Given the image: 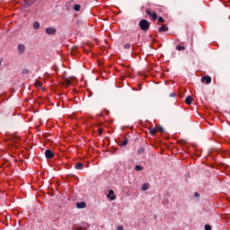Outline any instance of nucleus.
Returning <instances> with one entry per match:
<instances>
[{
	"label": "nucleus",
	"instance_id": "nucleus-28",
	"mask_svg": "<svg viewBox=\"0 0 230 230\" xmlns=\"http://www.w3.org/2000/svg\"><path fill=\"white\" fill-rule=\"evenodd\" d=\"M69 4H71V3H68V4H65V7H66V10H69Z\"/></svg>",
	"mask_w": 230,
	"mask_h": 230
},
{
	"label": "nucleus",
	"instance_id": "nucleus-15",
	"mask_svg": "<svg viewBox=\"0 0 230 230\" xmlns=\"http://www.w3.org/2000/svg\"><path fill=\"white\" fill-rule=\"evenodd\" d=\"M158 31H168V27L166 25H163L158 29Z\"/></svg>",
	"mask_w": 230,
	"mask_h": 230
},
{
	"label": "nucleus",
	"instance_id": "nucleus-7",
	"mask_svg": "<svg viewBox=\"0 0 230 230\" xmlns=\"http://www.w3.org/2000/svg\"><path fill=\"white\" fill-rule=\"evenodd\" d=\"M202 84H209L211 82V76L209 75H205L201 78Z\"/></svg>",
	"mask_w": 230,
	"mask_h": 230
},
{
	"label": "nucleus",
	"instance_id": "nucleus-10",
	"mask_svg": "<svg viewBox=\"0 0 230 230\" xmlns=\"http://www.w3.org/2000/svg\"><path fill=\"white\" fill-rule=\"evenodd\" d=\"M128 145V138L124 137L121 143L119 144V146H127Z\"/></svg>",
	"mask_w": 230,
	"mask_h": 230
},
{
	"label": "nucleus",
	"instance_id": "nucleus-19",
	"mask_svg": "<svg viewBox=\"0 0 230 230\" xmlns=\"http://www.w3.org/2000/svg\"><path fill=\"white\" fill-rule=\"evenodd\" d=\"M148 186H149L148 183H144L142 185V191H146V190H148Z\"/></svg>",
	"mask_w": 230,
	"mask_h": 230
},
{
	"label": "nucleus",
	"instance_id": "nucleus-18",
	"mask_svg": "<svg viewBox=\"0 0 230 230\" xmlns=\"http://www.w3.org/2000/svg\"><path fill=\"white\" fill-rule=\"evenodd\" d=\"M137 154H138V155L145 154V149L143 147H139L137 149Z\"/></svg>",
	"mask_w": 230,
	"mask_h": 230
},
{
	"label": "nucleus",
	"instance_id": "nucleus-6",
	"mask_svg": "<svg viewBox=\"0 0 230 230\" xmlns=\"http://www.w3.org/2000/svg\"><path fill=\"white\" fill-rule=\"evenodd\" d=\"M107 197L110 200H116V194H114V190H109Z\"/></svg>",
	"mask_w": 230,
	"mask_h": 230
},
{
	"label": "nucleus",
	"instance_id": "nucleus-9",
	"mask_svg": "<svg viewBox=\"0 0 230 230\" xmlns=\"http://www.w3.org/2000/svg\"><path fill=\"white\" fill-rule=\"evenodd\" d=\"M85 206H86L85 202H77L76 203V208L78 209H84L85 208Z\"/></svg>",
	"mask_w": 230,
	"mask_h": 230
},
{
	"label": "nucleus",
	"instance_id": "nucleus-20",
	"mask_svg": "<svg viewBox=\"0 0 230 230\" xmlns=\"http://www.w3.org/2000/svg\"><path fill=\"white\" fill-rule=\"evenodd\" d=\"M89 229V224L87 223H83L82 226H81V229Z\"/></svg>",
	"mask_w": 230,
	"mask_h": 230
},
{
	"label": "nucleus",
	"instance_id": "nucleus-16",
	"mask_svg": "<svg viewBox=\"0 0 230 230\" xmlns=\"http://www.w3.org/2000/svg\"><path fill=\"white\" fill-rule=\"evenodd\" d=\"M176 49H177L178 51H184V49H186V47H184V46H182V45H178V46L176 47Z\"/></svg>",
	"mask_w": 230,
	"mask_h": 230
},
{
	"label": "nucleus",
	"instance_id": "nucleus-25",
	"mask_svg": "<svg viewBox=\"0 0 230 230\" xmlns=\"http://www.w3.org/2000/svg\"><path fill=\"white\" fill-rule=\"evenodd\" d=\"M158 22H164V18H163L162 16H160L158 18Z\"/></svg>",
	"mask_w": 230,
	"mask_h": 230
},
{
	"label": "nucleus",
	"instance_id": "nucleus-3",
	"mask_svg": "<svg viewBox=\"0 0 230 230\" xmlns=\"http://www.w3.org/2000/svg\"><path fill=\"white\" fill-rule=\"evenodd\" d=\"M146 15H149L153 21H157V14L155 13H152L150 9H146Z\"/></svg>",
	"mask_w": 230,
	"mask_h": 230
},
{
	"label": "nucleus",
	"instance_id": "nucleus-11",
	"mask_svg": "<svg viewBox=\"0 0 230 230\" xmlns=\"http://www.w3.org/2000/svg\"><path fill=\"white\" fill-rule=\"evenodd\" d=\"M191 102H193V97L191 96H188L186 99H185V103L187 105H191Z\"/></svg>",
	"mask_w": 230,
	"mask_h": 230
},
{
	"label": "nucleus",
	"instance_id": "nucleus-31",
	"mask_svg": "<svg viewBox=\"0 0 230 230\" xmlns=\"http://www.w3.org/2000/svg\"><path fill=\"white\" fill-rule=\"evenodd\" d=\"M117 230H123V226H118Z\"/></svg>",
	"mask_w": 230,
	"mask_h": 230
},
{
	"label": "nucleus",
	"instance_id": "nucleus-17",
	"mask_svg": "<svg viewBox=\"0 0 230 230\" xmlns=\"http://www.w3.org/2000/svg\"><path fill=\"white\" fill-rule=\"evenodd\" d=\"M80 8H82V6L80 4H75L74 5L75 12H80Z\"/></svg>",
	"mask_w": 230,
	"mask_h": 230
},
{
	"label": "nucleus",
	"instance_id": "nucleus-26",
	"mask_svg": "<svg viewBox=\"0 0 230 230\" xmlns=\"http://www.w3.org/2000/svg\"><path fill=\"white\" fill-rule=\"evenodd\" d=\"M212 227L209 225H205V230H211Z\"/></svg>",
	"mask_w": 230,
	"mask_h": 230
},
{
	"label": "nucleus",
	"instance_id": "nucleus-30",
	"mask_svg": "<svg viewBox=\"0 0 230 230\" xmlns=\"http://www.w3.org/2000/svg\"><path fill=\"white\" fill-rule=\"evenodd\" d=\"M28 73H29L28 69L23 70V74H24V75H26V74H28Z\"/></svg>",
	"mask_w": 230,
	"mask_h": 230
},
{
	"label": "nucleus",
	"instance_id": "nucleus-21",
	"mask_svg": "<svg viewBox=\"0 0 230 230\" xmlns=\"http://www.w3.org/2000/svg\"><path fill=\"white\" fill-rule=\"evenodd\" d=\"M135 170H136V172H141V170H143V166H141V165H136V166H135Z\"/></svg>",
	"mask_w": 230,
	"mask_h": 230
},
{
	"label": "nucleus",
	"instance_id": "nucleus-12",
	"mask_svg": "<svg viewBox=\"0 0 230 230\" xmlns=\"http://www.w3.org/2000/svg\"><path fill=\"white\" fill-rule=\"evenodd\" d=\"M24 3L26 6H31L35 3V0H24Z\"/></svg>",
	"mask_w": 230,
	"mask_h": 230
},
{
	"label": "nucleus",
	"instance_id": "nucleus-14",
	"mask_svg": "<svg viewBox=\"0 0 230 230\" xmlns=\"http://www.w3.org/2000/svg\"><path fill=\"white\" fill-rule=\"evenodd\" d=\"M83 168H84V164H82V163L75 164L76 170H82Z\"/></svg>",
	"mask_w": 230,
	"mask_h": 230
},
{
	"label": "nucleus",
	"instance_id": "nucleus-23",
	"mask_svg": "<svg viewBox=\"0 0 230 230\" xmlns=\"http://www.w3.org/2000/svg\"><path fill=\"white\" fill-rule=\"evenodd\" d=\"M130 46H131L130 43H127V44L124 45V49H130Z\"/></svg>",
	"mask_w": 230,
	"mask_h": 230
},
{
	"label": "nucleus",
	"instance_id": "nucleus-4",
	"mask_svg": "<svg viewBox=\"0 0 230 230\" xmlns=\"http://www.w3.org/2000/svg\"><path fill=\"white\" fill-rule=\"evenodd\" d=\"M45 33H47V35H56L57 34V29H55L53 27H48L45 30Z\"/></svg>",
	"mask_w": 230,
	"mask_h": 230
},
{
	"label": "nucleus",
	"instance_id": "nucleus-22",
	"mask_svg": "<svg viewBox=\"0 0 230 230\" xmlns=\"http://www.w3.org/2000/svg\"><path fill=\"white\" fill-rule=\"evenodd\" d=\"M34 85H36V87H42V84L39 81H36Z\"/></svg>",
	"mask_w": 230,
	"mask_h": 230
},
{
	"label": "nucleus",
	"instance_id": "nucleus-8",
	"mask_svg": "<svg viewBox=\"0 0 230 230\" xmlns=\"http://www.w3.org/2000/svg\"><path fill=\"white\" fill-rule=\"evenodd\" d=\"M18 51H19L20 55H22V53H24V51H26V47L22 44L18 45Z\"/></svg>",
	"mask_w": 230,
	"mask_h": 230
},
{
	"label": "nucleus",
	"instance_id": "nucleus-5",
	"mask_svg": "<svg viewBox=\"0 0 230 230\" xmlns=\"http://www.w3.org/2000/svg\"><path fill=\"white\" fill-rule=\"evenodd\" d=\"M46 159H53L55 157V153L51 151V149H47L45 151Z\"/></svg>",
	"mask_w": 230,
	"mask_h": 230
},
{
	"label": "nucleus",
	"instance_id": "nucleus-13",
	"mask_svg": "<svg viewBox=\"0 0 230 230\" xmlns=\"http://www.w3.org/2000/svg\"><path fill=\"white\" fill-rule=\"evenodd\" d=\"M40 28V23L39 22H33V29L34 30H39Z\"/></svg>",
	"mask_w": 230,
	"mask_h": 230
},
{
	"label": "nucleus",
	"instance_id": "nucleus-2",
	"mask_svg": "<svg viewBox=\"0 0 230 230\" xmlns=\"http://www.w3.org/2000/svg\"><path fill=\"white\" fill-rule=\"evenodd\" d=\"M149 131L152 136H155L156 132H164V128L161 126H156L155 128H150Z\"/></svg>",
	"mask_w": 230,
	"mask_h": 230
},
{
	"label": "nucleus",
	"instance_id": "nucleus-24",
	"mask_svg": "<svg viewBox=\"0 0 230 230\" xmlns=\"http://www.w3.org/2000/svg\"><path fill=\"white\" fill-rule=\"evenodd\" d=\"M176 96H177V93H170V98H175Z\"/></svg>",
	"mask_w": 230,
	"mask_h": 230
},
{
	"label": "nucleus",
	"instance_id": "nucleus-1",
	"mask_svg": "<svg viewBox=\"0 0 230 230\" xmlns=\"http://www.w3.org/2000/svg\"><path fill=\"white\" fill-rule=\"evenodd\" d=\"M138 26L140 30H142L143 31H148V30H150V22H148L147 20L142 19L139 22Z\"/></svg>",
	"mask_w": 230,
	"mask_h": 230
},
{
	"label": "nucleus",
	"instance_id": "nucleus-27",
	"mask_svg": "<svg viewBox=\"0 0 230 230\" xmlns=\"http://www.w3.org/2000/svg\"><path fill=\"white\" fill-rule=\"evenodd\" d=\"M194 197H195L196 199H199V197H200V194H199V192H195V193H194Z\"/></svg>",
	"mask_w": 230,
	"mask_h": 230
},
{
	"label": "nucleus",
	"instance_id": "nucleus-29",
	"mask_svg": "<svg viewBox=\"0 0 230 230\" xmlns=\"http://www.w3.org/2000/svg\"><path fill=\"white\" fill-rule=\"evenodd\" d=\"M98 134H99V136H102L103 134V130L102 129H99Z\"/></svg>",
	"mask_w": 230,
	"mask_h": 230
}]
</instances>
